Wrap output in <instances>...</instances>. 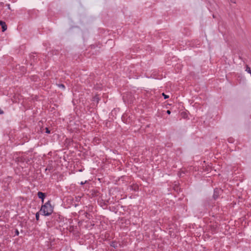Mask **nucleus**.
<instances>
[{
    "label": "nucleus",
    "instance_id": "f257e3e1",
    "mask_svg": "<svg viewBox=\"0 0 251 251\" xmlns=\"http://www.w3.org/2000/svg\"><path fill=\"white\" fill-rule=\"evenodd\" d=\"M53 212V207L51 206L50 202L48 201L45 204L42 206L40 212L44 216H49Z\"/></svg>",
    "mask_w": 251,
    "mask_h": 251
},
{
    "label": "nucleus",
    "instance_id": "f03ea898",
    "mask_svg": "<svg viewBox=\"0 0 251 251\" xmlns=\"http://www.w3.org/2000/svg\"><path fill=\"white\" fill-rule=\"evenodd\" d=\"M222 192V190L221 189H215L214 190V194H213V198L216 200L217 199L219 196V195H220V193Z\"/></svg>",
    "mask_w": 251,
    "mask_h": 251
},
{
    "label": "nucleus",
    "instance_id": "7ed1b4c3",
    "mask_svg": "<svg viewBox=\"0 0 251 251\" xmlns=\"http://www.w3.org/2000/svg\"><path fill=\"white\" fill-rule=\"evenodd\" d=\"M37 196L39 198L42 199V201L43 203L44 199L45 197V194L41 192H38L37 193Z\"/></svg>",
    "mask_w": 251,
    "mask_h": 251
},
{
    "label": "nucleus",
    "instance_id": "20e7f679",
    "mask_svg": "<svg viewBox=\"0 0 251 251\" xmlns=\"http://www.w3.org/2000/svg\"><path fill=\"white\" fill-rule=\"evenodd\" d=\"M2 31L4 32L7 29V25L4 22H2L1 25Z\"/></svg>",
    "mask_w": 251,
    "mask_h": 251
},
{
    "label": "nucleus",
    "instance_id": "39448f33",
    "mask_svg": "<svg viewBox=\"0 0 251 251\" xmlns=\"http://www.w3.org/2000/svg\"><path fill=\"white\" fill-rule=\"evenodd\" d=\"M246 71L249 74H251V70L248 65H246Z\"/></svg>",
    "mask_w": 251,
    "mask_h": 251
},
{
    "label": "nucleus",
    "instance_id": "423d86ee",
    "mask_svg": "<svg viewBox=\"0 0 251 251\" xmlns=\"http://www.w3.org/2000/svg\"><path fill=\"white\" fill-rule=\"evenodd\" d=\"M57 85L59 88H61L63 89H65V85L63 84H58Z\"/></svg>",
    "mask_w": 251,
    "mask_h": 251
},
{
    "label": "nucleus",
    "instance_id": "0eeeda50",
    "mask_svg": "<svg viewBox=\"0 0 251 251\" xmlns=\"http://www.w3.org/2000/svg\"><path fill=\"white\" fill-rule=\"evenodd\" d=\"M85 214V217L88 219H90V214H89L87 212H85L84 213Z\"/></svg>",
    "mask_w": 251,
    "mask_h": 251
},
{
    "label": "nucleus",
    "instance_id": "6e6552de",
    "mask_svg": "<svg viewBox=\"0 0 251 251\" xmlns=\"http://www.w3.org/2000/svg\"><path fill=\"white\" fill-rule=\"evenodd\" d=\"M19 234V232L17 229H15V235L14 236H18Z\"/></svg>",
    "mask_w": 251,
    "mask_h": 251
},
{
    "label": "nucleus",
    "instance_id": "1a4fd4ad",
    "mask_svg": "<svg viewBox=\"0 0 251 251\" xmlns=\"http://www.w3.org/2000/svg\"><path fill=\"white\" fill-rule=\"evenodd\" d=\"M162 95L165 99H168L169 98V96L165 95L164 93H162Z\"/></svg>",
    "mask_w": 251,
    "mask_h": 251
},
{
    "label": "nucleus",
    "instance_id": "9d476101",
    "mask_svg": "<svg viewBox=\"0 0 251 251\" xmlns=\"http://www.w3.org/2000/svg\"><path fill=\"white\" fill-rule=\"evenodd\" d=\"M50 130H49V129L48 128V127H46V133H50Z\"/></svg>",
    "mask_w": 251,
    "mask_h": 251
},
{
    "label": "nucleus",
    "instance_id": "9b49d317",
    "mask_svg": "<svg viewBox=\"0 0 251 251\" xmlns=\"http://www.w3.org/2000/svg\"><path fill=\"white\" fill-rule=\"evenodd\" d=\"M39 213H37L36 214V219L37 220H39Z\"/></svg>",
    "mask_w": 251,
    "mask_h": 251
},
{
    "label": "nucleus",
    "instance_id": "f8f14e48",
    "mask_svg": "<svg viewBox=\"0 0 251 251\" xmlns=\"http://www.w3.org/2000/svg\"><path fill=\"white\" fill-rule=\"evenodd\" d=\"M167 113L168 114H171V111H170V110H168L167 111Z\"/></svg>",
    "mask_w": 251,
    "mask_h": 251
},
{
    "label": "nucleus",
    "instance_id": "ddd939ff",
    "mask_svg": "<svg viewBox=\"0 0 251 251\" xmlns=\"http://www.w3.org/2000/svg\"><path fill=\"white\" fill-rule=\"evenodd\" d=\"M3 111L0 109V114H3Z\"/></svg>",
    "mask_w": 251,
    "mask_h": 251
},
{
    "label": "nucleus",
    "instance_id": "4468645a",
    "mask_svg": "<svg viewBox=\"0 0 251 251\" xmlns=\"http://www.w3.org/2000/svg\"><path fill=\"white\" fill-rule=\"evenodd\" d=\"M2 23V21H0V25H1Z\"/></svg>",
    "mask_w": 251,
    "mask_h": 251
},
{
    "label": "nucleus",
    "instance_id": "2eb2a0df",
    "mask_svg": "<svg viewBox=\"0 0 251 251\" xmlns=\"http://www.w3.org/2000/svg\"><path fill=\"white\" fill-rule=\"evenodd\" d=\"M81 185H83L84 184V183H83V182H81V183H80Z\"/></svg>",
    "mask_w": 251,
    "mask_h": 251
},
{
    "label": "nucleus",
    "instance_id": "dca6fc26",
    "mask_svg": "<svg viewBox=\"0 0 251 251\" xmlns=\"http://www.w3.org/2000/svg\"><path fill=\"white\" fill-rule=\"evenodd\" d=\"M231 2H234V0H231Z\"/></svg>",
    "mask_w": 251,
    "mask_h": 251
},
{
    "label": "nucleus",
    "instance_id": "f3484780",
    "mask_svg": "<svg viewBox=\"0 0 251 251\" xmlns=\"http://www.w3.org/2000/svg\"><path fill=\"white\" fill-rule=\"evenodd\" d=\"M231 2H234V0H231Z\"/></svg>",
    "mask_w": 251,
    "mask_h": 251
}]
</instances>
